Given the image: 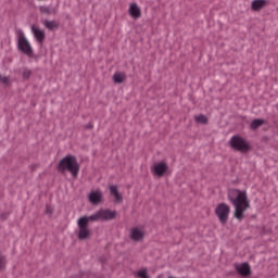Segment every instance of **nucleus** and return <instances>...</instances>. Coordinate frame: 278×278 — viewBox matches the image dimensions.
Listing matches in <instances>:
<instances>
[{
    "label": "nucleus",
    "mask_w": 278,
    "mask_h": 278,
    "mask_svg": "<svg viewBox=\"0 0 278 278\" xmlns=\"http://www.w3.org/2000/svg\"><path fill=\"white\" fill-rule=\"evenodd\" d=\"M114 218H116V213L110 210H100L90 216H81L77 220L78 240H88L90 238V223H97V220H114Z\"/></svg>",
    "instance_id": "f257e3e1"
},
{
    "label": "nucleus",
    "mask_w": 278,
    "mask_h": 278,
    "mask_svg": "<svg viewBox=\"0 0 278 278\" xmlns=\"http://www.w3.org/2000/svg\"><path fill=\"white\" fill-rule=\"evenodd\" d=\"M228 200L235 207V218H237V220H243L244 212L251 210V201H249L247 190L229 189Z\"/></svg>",
    "instance_id": "f03ea898"
},
{
    "label": "nucleus",
    "mask_w": 278,
    "mask_h": 278,
    "mask_svg": "<svg viewBox=\"0 0 278 278\" xmlns=\"http://www.w3.org/2000/svg\"><path fill=\"white\" fill-rule=\"evenodd\" d=\"M59 173H71L72 177L77 178L79 175V163L74 155H66L58 165Z\"/></svg>",
    "instance_id": "7ed1b4c3"
},
{
    "label": "nucleus",
    "mask_w": 278,
    "mask_h": 278,
    "mask_svg": "<svg viewBox=\"0 0 278 278\" xmlns=\"http://www.w3.org/2000/svg\"><path fill=\"white\" fill-rule=\"evenodd\" d=\"M17 47L24 55H27V58H34V48H31V43H29V40H27L24 33H20L17 36Z\"/></svg>",
    "instance_id": "20e7f679"
},
{
    "label": "nucleus",
    "mask_w": 278,
    "mask_h": 278,
    "mask_svg": "<svg viewBox=\"0 0 278 278\" xmlns=\"http://www.w3.org/2000/svg\"><path fill=\"white\" fill-rule=\"evenodd\" d=\"M230 147L235 151H239V153H249L251 151V144H249L244 138L240 136H233L230 139Z\"/></svg>",
    "instance_id": "39448f33"
},
{
    "label": "nucleus",
    "mask_w": 278,
    "mask_h": 278,
    "mask_svg": "<svg viewBox=\"0 0 278 278\" xmlns=\"http://www.w3.org/2000/svg\"><path fill=\"white\" fill-rule=\"evenodd\" d=\"M231 213V207L227 203H219L215 208V214L222 223V225L227 224V220H229V214Z\"/></svg>",
    "instance_id": "423d86ee"
},
{
    "label": "nucleus",
    "mask_w": 278,
    "mask_h": 278,
    "mask_svg": "<svg viewBox=\"0 0 278 278\" xmlns=\"http://www.w3.org/2000/svg\"><path fill=\"white\" fill-rule=\"evenodd\" d=\"M153 177H157L159 179H162L165 175L168 174V163L164 161H160L157 163H154L150 168Z\"/></svg>",
    "instance_id": "0eeeda50"
},
{
    "label": "nucleus",
    "mask_w": 278,
    "mask_h": 278,
    "mask_svg": "<svg viewBox=\"0 0 278 278\" xmlns=\"http://www.w3.org/2000/svg\"><path fill=\"white\" fill-rule=\"evenodd\" d=\"M146 233L144 226H135L129 229V238L132 242H142Z\"/></svg>",
    "instance_id": "6e6552de"
},
{
    "label": "nucleus",
    "mask_w": 278,
    "mask_h": 278,
    "mask_svg": "<svg viewBox=\"0 0 278 278\" xmlns=\"http://www.w3.org/2000/svg\"><path fill=\"white\" fill-rule=\"evenodd\" d=\"M88 199L91 205H99L103 201V193L101 190H93L89 193Z\"/></svg>",
    "instance_id": "1a4fd4ad"
},
{
    "label": "nucleus",
    "mask_w": 278,
    "mask_h": 278,
    "mask_svg": "<svg viewBox=\"0 0 278 278\" xmlns=\"http://www.w3.org/2000/svg\"><path fill=\"white\" fill-rule=\"evenodd\" d=\"M235 268L241 277H249V275H251V266H249L248 263L237 264Z\"/></svg>",
    "instance_id": "9d476101"
},
{
    "label": "nucleus",
    "mask_w": 278,
    "mask_h": 278,
    "mask_svg": "<svg viewBox=\"0 0 278 278\" xmlns=\"http://www.w3.org/2000/svg\"><path fill=\"white\" fill-rule=\"evenodd\" d=\"M128 12L131 18H140V16H142L140 7H138L136 3H131L129 5Z\"/></svg>",
    "instance_id": "9b49d317"
},
{
    "label": "nucleus",
    "mask_w": 278,
    "mask_h": 278,
    "mask_svg": "<svg viewBox=\"0 0 278 278\" xmlns=\"http://www.w3.org/2000/svg\"><path fill=\"white\" fill-rule=\"evenodd\" d=\"M268 5V1L266 0H253L251 8L254 12H260V10H264Z\"/></svg>",
    "instance_id": "f8f14e48"
},
{
    "label": "nucleus",
    "mask_w": 278,
    "mask_h": 278,
    "mask_svg": "<svg viewBox=\"0 0 278 278\" xmlns=\"http://www.w3.org/2000/svg\"><path fill=\"white\" fill-rule=\"evenodd\" d=\"M31 31H33L37 42L42 43L45 41V30H42L34 25V26H31Z\"/></svg>",
    "instance_id": "ddd939ff"
},
{
    "label": "nucleus",
    "mask_w": 278,
    "mask_h": 278,
    "mask_svg": "<svg viewBox=\"0 0 278 278\" xmlns=\"http://www.w3.org/2000/svg\"><path fill=\"white\" fill-rule=\"evenodd\" d=\"M110 192L112 197L115 199V203H123V194L118 192V187L117 186H110Z\"/></svg>",
    "instance_id": "4468645a"
},
{
    "label": "nucleus",
    "mask_w": 278,
    "mask_h": 278,
    "mask_svg": "<svg viewBox=\"0 0 278 278\" xmlns=\"http://www.w3.org/2000/svg\"><path fill=\"white\" fill-rule=\"evenodd\" d=\"M40 13L47 14V15L58 14V9L49 7V5H45V7H40Z\"/></svg>",
    "instance_id": "2eb2a0df"
},
{
    "label": "nucleus",
    "mask_w": 278,
    "mask_h": 278,
    "mask_svg": "<svg viewBox=\"0 0 278 278\" xmlns=\"http://www.w3.org/2000/svg\"><path fill=\"white\" fill-rule=\"evenodd\" d=\"M45 28L49 29L50 31H53V29H58L59 24L55 21H49V20H45L43 22Z\"/></svg>",
    "instance_id": "dca6fc26"
},
{
    "label": "nucleus",
    "mask_w": 278,
    "mask_h": 278,
    "mask_svg": "<svg viewBox=\"0 0 278 278\" xmlns=\"http://www.w3.org/2000/svg\"><path fill=\"white\" fill-rule=\"evenodd\" d=\"M125 79H127V76L125 75V73L116 72V73L113 75V81H114L115 84H123V81H125Z\"/></svg>",
    "instance_id": "f3484780"
},
{
    "label": "nucleus",
    "mask_w": 278,
    "mask_h": 278,
    "mask_svg": "<svg viewBox=\"0 0 278 278\" xmlns=\"http://www.w3.org/2000/svg\"><path fill=\"white\" fill-rule=\"evenodd\" d=\"M194 121L195 123H200L201 125H207V116L205 115H195Z\"/></svg>",
    "instance_id": "a211bd4d"
},
{
    "label": "nucleus",
    "mask_w": 278,
    "mask_h": 278,
    "mask_svg": "<svg viewBox=\"0 0 278 278\" xmlns=\"http://www.w3.org/2000/svg\"><path fill=\"white\" fill-rule=\"evenodd\" d=\"M7 264H8V258L0 251V270H5Z\"/></svg>",
    "instance_id": "6ab92c4d"
},
{
    "label": "nucleus",
    "mask_w": 278,
    "mask_h": 278,
    "mask_svg": "<svg viewBox=\"0 0 278 278\" xmlns=\"http://www.w3.org/2000/svg\"><path fill=\"white\" fill-rule=\"evenodd\" d=\"M263 119H254L251 123V129H257L258 127H262L263 125Z\"/></svg>",
    "instance_id": "aec40b11"
},
{
    "label": "nucleus",
    "mask_w": 278,
    "mask_h": 278,
    "mask_svg": "<svg viewBox=\"0 0 278 278\" xmlns=\"http://www.w3.org/2000/svg\"><path fill=\"white\" fill-rule=\"evenodd\" d=\"M136 276L139 278H149L147 268H143V269H140L139 271H137Z\"/></svg>",
    "instance_id": "412c9836"
},
{
    "label": "nucleus",
    "mask_w": 278,
    "mask_h": 278,
    "mask_svg": "<svg viewBox=\"0 0 278 278\" xmlns=\"http://www.w3.org/2000/svg\"><path fill=\"white\" fill-rule=\"evenodd\" d=\"M0 84H2V86H10V76H3L0 74Z\"/></svg>",
    "instance_id": "4be33fe9"
},
{
    "label": "nucleus",
    "mask_w": 278,
    "mask_h": 278,
    "mask_svg": "<svg viewBox=\"0 0 278 278\" xmlns=\"http://www.w3.org/2000/svg\"><path fill=\"white\" fill-rule=\"evenodd\" d=\"M22 75L24 79H29L31 77V70H24Z\"/></svg>",
    "instance_id": "5701e85b"
},
{
    "label": "nucleus",
    "mask_w": 278,
    "mask_h": 278,
    "mask_svg": "<svg viewBox=\"0 0 278 278\" xmlns=\"http://www.w3.org/2000/svg\"><path fill=\"white\" fill-rule=\"evenodd\" d=\"M46 212H47V214H51L53 212V210H51V206H47Z\"/></svg>",
    "instance_id": "b1692460"
},
{
    "label": "nucleus",
    "mask_w": 278,
    "mask_h": 278,
    "mask_svg": "<svg viewBox=\"0 0 278 278\" xmlns=\"http://www.w3.org/2000/svg\"><path fill=\"white\" fill-rule=\"evenodd\" d=\"M87 128H88V129H92V124H89V125L87 126Z\"/></svg>",
    "instance_id": "393cba45"
}]
</instances>
